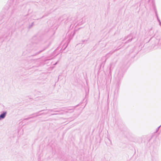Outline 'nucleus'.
Wrapping results in <instances>:
<instances>
[{
    "label": "nucleus",
    "mask_w": 161,
    "mask_h": 161,
    "mask_svg": "<svg viewBox=\"0 0 161 161\" xmlns=\"http://www.w3.org/2000/svg\"><path fill=\"white\" fill-rule=\"evenodd\" d=\"M6 113V112L3 113L0 115V119H3L5 117Z\"/></svg>",
    "instance_id": "obj_1"
}]
</instances>
